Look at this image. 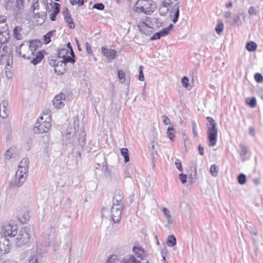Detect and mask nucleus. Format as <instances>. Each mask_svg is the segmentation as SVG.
Segmentation results:
<instances>
[{
    "instance_id": "f257e3e1",
    "label": "nucleus",
    "mask_w": 263,
    "mask_h": 263,
    "mask_svg": "<svg viewBox=\"0 0 263 263\" xmlns=\"http://www.w3.org/2000/svg\"><path fill=\"white\" fill-rule=\"evenodd\" d=\"M79 123L77 119H74L73 123V126L69 127L67 129L65 133V138L67 139L71 140V142L77 143V142L83 146L85 144V134L84 132H82L81 134H79V137L76 135V127H78Z\"/></svg>"
},
{
    "instance_id": "f03ea898",
    "label": "nucleus",
    "mask_w": 263,
    "mask_h": 263,
    "mask_svg": "<svg viewBox=\"0 0 263 263\" xmlns=\"http://www.w3.org/2000/svg\"><path fill=\"white\" fill-rule=\"evenodd\" d=\"M156 5L152 0H138L135 3L134 10L137 12H143L149 15L156 9Z\"/></svg>"
},
{
    "instance_id": "7ed1b4c3",
    "label": "nucleus",
    "mask_w": 263,
    "mask_h": 263,
    "mask_svg": "<svg viewBox=\"0 0 263 263\" xmlns=\"http://www.w3.org/2000/svg\"><path fill=\"white\" fill-rule=\"evenodd\" d=\"M122 205H112L110 213L106 208H103L101 210L102 218L109 217L115 223H118L121 218Z\"/></svg>"
},
{
    "instance_id": "20e7f679",
    "label": "nucleus",
    "mask_w": 263,
    "mask_h": 263,
    "mask_svg": "<svg viewBox=\"0 0 263 263\" xmlns=\"http://www.w3.org/2000/svg\"><path fill=\"white\" fill-rule=\"evenodd\" d=\"M206 119L209 122L207 124L208 139L209 141V146L213 147L217 142L218 129L216 127V123L215 121L210 117H207Z\"/></svg>"
},
{
    "instance_id": "39448f33",
    "label": "nucleus",
    "mask_w": 263,
    "mask_h": 263,
    "mask_svg": "<svg viewBox=\"0 0 263 263\" xmlns=\"http://www.w3.org/2000/svg\"><path fill=\"white\" fill-rule=\"evenodd\" d=\"M33 231V227L31 225L22 228L17 235L15 244L21 247L27 244L30 240V235Z\"/></svg>"
},
{
    "instance_id": "423d86ee",
    "label": "nucleus",
    "mask_w": 263,
    "mask_h": 263,
    "mask_svg": "<svg viewBox=\"0 0 263 263\" xmlns=\"http://www.w3.org/2000/svg\"><path fill=\"white\" fill-rule=\"evenodd\" d=\"M24 0H5V7L15 16L21 14L24 9Z\"/></svg>"
},
{
    "instance_id": "0eeeda50",
    "label": "nucleus",
    "mask_w": 263,
    "mask_h": 263,
    "mask_svg": "<svg viewBox=\"0 0 263 263\" xmlns=\"http://www.w3.org/2000/svg\"><path fill=\"white\" fill-rule=\"evenodd\" d=\"M28 43L30 51L33 52L31 63L34 65H36L41 61L44 57V55L41 51H37V48L41 45V42L39 40H33Z\"/></svg>"
},
{
    "instance_id": "6e6552de",
    "label": "nucleus",
    "mask_w": 263,
    "mask_h": 263,
    "mask_svg": "<svg viewBox=\"0 0 263 263\" xmlns=\"http://www.w3.org/2000/svg\"><path fill=\"white\" fill-rule=\"evenodd\" d=\"M47 120H44L43 116L40 117L36 123L34 127L33 128V131L36 134H43L48 132L51 127V118H49L48 114L46 115Z\"/></svg>"
},
{
    "instance_id": "1a4fd4ad",
    "label": "nucleus",
    "mask_w": 263,
    "mask_h": 263,
    "mask_svg": "<svg viewBox=\"0 0 263 263\" xmlns=\"http://www.w3.org/2000/svg\"><path fill=\"white\" fill-rule=\"evenodd\" d=\"M148 22L149 20L147 19L146 22H140L138 25L140 31L146 35H147L148 33L149 29L154 28L155 27L158 28L161 26V24L159 22V20L155 17L152 18L150 21V23H152V25L153 26H148Z\"/></svg>"
},
{
    "instance_id": "9d476101",
    "label": "nucleus",
    "mask_w": 263,
    "mask_h": 263,
    "mask_svg": "<svg viewBox=\"0 0 263 263\" xmlns=\"http://www.w3.org/2000/svg\"><path fill=\"white\" fill-rule=\"evenodd\" d=\"M2 231L6 236L13 237L17 234L18 226L14 221H10L3 224Z\"/></svg>"
},
{
    "instance_id": "9b49d317",
    "label": "nucleus",
    "mask_w": 263,
    "mask_h": 263,
    "mask_svg": "<svg viewBox=\"0 0 263 263\" xmlns=\"http://www.w3.org/2000/svg\"><path fill=\"white\" fill-rule=\"evenodd\" d=\"M16 52L24 59L32 60L33 52L30 51L27 42H24L18 47H16Z\"/></svg>"
},
{
    "instance_id": "f8f14e48",
    "label": "nucleus",
    "mask_w": 263,
    "mask_h": 263,
    "mask_svg": "<svg viewBox=\"0 0 263 263\" xmlns=\"http://www.w3.org/2000/svg\"><path fill=\"white\" fill-rule=\"evenodd\" d=\"M27 173L17 170L11 184L18 187L22 186L26 179Z\"/></svg>"
},
{
    "instance_id": "ddd939ff",
    "label": "nucleus",
    "mask_w": 263,
    "mask_h": 263,
    "mask_svg": "<svg viewBox=\"0 0 263 263\" xmlns=\"http://www.w3.org/2000/svg\"><path fill=\"white\" fill-rule=\"evenodd\" d=\"M65 100V95L60 93L54 98L52 101L53 105L57 108H61L64 106V101Z\"/></svg>"
},
{
    "instance_id": "4468645a",
    "label": "nucleus",
    "mask_w": 263,
    "mask_h": 263,
    "mask_svg": "<svg viewBox=\"0 0 263 263\" xmlns=\"http://www.w3.org/2000/svg\"><path fill=\"white\" fill-rule=\"evenodd\" d=\"M46 4L43 0H33V4L32 5L31 9L32 12H40L46 10Z\"/></svg>"
},
{
    "instance_id": "2eb2a0df",
    "label": "nucleus",
    "mask_w": 263,
    "mask_h": 263,
    "mask_svg": "<svg viewBox=\"0 0 263 263\" xmlns=\"http://www.w3.org/2000/svg\"><path fill=\"white\" fill-rule=\"evenodd\" d=\"M17 217L18 220L22 223H27L30 218L29 213L27 211H21V209L17 210Z\"/></svg>"
},
{
    "instance_id": "dca6fc26",
    "label": "nucleus",
    "mask_w": 263,
    "mask_h": 263,
    "mask_svg": "<svg viewBox=\"0 0 263 263\" xmlns=\"http://www.w3.org/2000/svg\"><path fill=\"white\" fill-rule=\"evenodd\" d=\"M154 139L152 140L151 146H149V151L151 152V158L153 160L158 159L159 155L157 151L155 150V146L157 144V143L155 141V139L157 136V133H154Z\"/></svg>"
},
{
    "instance_id": "f3484780",
    "label": "nucleus",
    "mask_w": 263,
    "mask_h": 263,
    "mask_svg": "<svg viewBox=\"0 0 263 263\" xmlns=\"http://www.w3.org/2000/svg\"><path fill=\"white\" fill-rule=\"evenodd\" d=\"M18 150L16 147H10L5 152V159L7 160L15 159L18 155Z\"/></svg>"
},
{
    "instance_id": "a211bd4d",
    "label": "nucleus",
    "mask_w": 263,
    "mask_h": 263,
    "mask_svg": "<svg viewBox=\"0 0 263 263\" xmlns=\"http://www.w3.org/2000/svg\"><path fill=\"white\" fill-rule=\"evenodd\" d=\"M8 103L6 100H3L0 104V116L2 118H6L8 115Z\"/></svg>"
},
{
    "instance_id": "6ab92c4d",
    "label": "nucleus",
    "mask_w": 263,
    "mask_h": 263,
    "mask_svg": "<svg viewBox=\"0 0 263 263\" xmlns=\"http://www.w3.org/2000/svg\"><path fill=\"white\" fill-rule=\"evenodd\" d=\"M63 14L64 17V20L67 23V26L70 29H73L75 28V25L73 22L72 19L70 14L68 11V9L63 11Z\"/></svg>"
},
{
    "instance_id": "aec40b11",
    "label": "nucleus",
    "mask_w": 263,
    "mask_h": 263,
    "mask_svg": "<svg viewBox=\"0 0 263 263\" xmlns=\"http://www.w3.org/2000/svg\"><path fill=\"white\" fill-rule=\"evenodd\" d=\"M102 53L109 60L115 59L116 55V51L112 49H107L104 47H102Z\"/></svg>"
},
{
    "instance_id": "412c9836",
    "label": "nucleus",
    "mask_w": 263,
    "mask_h": 263,
    "mask_svg": "<svg viewBox=\"0 0 263 263\" xmlns=\"http://www.w3.org/2000/svg\"><path fill=\"white\" fill-rule=\"evenodd\" d=\"M33 13V17L35 19L39 24H42L44 22V20L46 17L45 11H40V12H34Z\"/></svg>"
},
{
    "instance_id": "4be33fe9",
    "label": "nucleus",
    "mask_w": 263,
    "mask_h": 263,
    "mask_svg": "<svg viewBox=\"0 0 263 263\" xmlns=\"http://www.w3.org/2000/svg\"><path fill=\"white\" fill-rule=\"evenodd\" d=\"M29 164V159L27 158H24L22 159L18 166V170L22 171L24 172L28 173V165Z\"/></svg>"
},
{
    "instance_id": "5701e85b",
    "label": "nucleus",
    "mask_w": 263,
    "mask_h": 263,
    "mask_svg": "<svg viewBox=\"0 0 263 263\" xmlns=\"http://www.w3.org/2000/svg\"><path fill=\"white\" fill-rule=\"evenodd\" d=\"M179 6L176 4L172 9L171 16L173 17L172 22L176 23L179 16Z\"/></svg>"
},
{
    "instance_id": "b1692460",
    "label": "nucleus",
    "mask_w": 263,
    "mask_h": 263,
    "mask_svg": "<svg viewBox=\"0 0 263 263\" xmlns=\"http://www.w3.org/2000/svg\"><path fill=\"white\" fill-rule=\"evenodd\" d=\"M122 198V192L120 190L116 191L113 197V205H122L121 203Z\"/></svg>"
},
{
    "instance_id": "393cba45",
    "label": "nucleus",
    "mask_w": 263,
    "mask_h": 263,
    "mask_svg": "<svg viewBox=\"0 0 263 263\" xmlns=\"http://www.w3.org/2000/svg\"><path fill=\"white\" fill-rule=\"evenodd\" d=\"M22 29L20 26L15 27L13 29V36L17 40H21L23 36L22 34Z\"/></svg>"
},
{
    "instance_id": "a878e982",
    "label": "nucleus",
    "mask_w": 263,
    "mask_h": 263,
    "mask_svg": "<svg viewBox=\"0 0 263 263\" xmlns=\"http://www.w3.org/2000/svg\"><path fill=\"white\" fill-rule=\"evenodd\" d=\"M54 9L53 11L51 13L50 15V18L52 21L55 20L57 15L60 12V5L57 3H54Z\"/></svg>"
},
{
    "instance_id": "bb28decb",
    "label": "nucleus",
    "mask_w": 263,
    "mask_h": 263,
    "mask_svg": "<svg viewBox=\"0 0 263 263\" xmlns=\"http://www.w3.org/2000/svg\"><path fill=\"white\" fill-rule=\"evenodd\" d=\"M246 14L243 12H239L236 16H235L233 18V23L235 24H241V19L242 18L243 20H245Z\"/></svg>"
},
{
    "instance_id": "cd10ccee",
    "label": "nucleus",
    "mask_w": 263,
    "mask_h": 263,
    "mask_svg": "<svg viewBox=\"0 0 263 263\" xmlns=\"http://www.w3.org/2000/svg\"><path fill=\"white\" fill-rule=\"evenodd\" d=\"M133 252L135 254V255L139 258H141V259L143 257L144 252L143 249L140 246H135L133 249Z\"/></svg>"
},
{
    "instance_id": "c85d7f7f",
    "label": "nucleus",
    "mask_w": 263,
    "mask_h": 263,
    "mask_svg": "<svg viewBox=\"0 0 263 263\" xmlns=\"http://www.w3.org/2000/svg\"><path fill=\"white\" fill-rule=\"evenodd\" d=\"M162 212L164 215V216L167 219V221L168 223L171 224L172 223V220L171 218V216L170 214V212L168 209H167L165 208H162Z\"/></svg>"
},
{
    "instance_id": "c756f323",
    "label": "nucleus",
    "mask_w": 263,
    "mask_h": 263,
    "mask_svg": "<svg viewBox=\"0 0 263 263\" xmlns=\"http://www.w3.org/2000/svg\"><path fill=\"white\" fill-rule=\"evenodd\" d=\"M223 29V23L221 20H218L217 24L215 27L216 33L220 35Z\"/></svg>"
},
{
    "instance_id": "7c9ffc66",
    "label": "nucleus",
    "mask_w": 263,
    "mask_h": 263,
    "mask_svg": "<svg viewBox=\"0 0 263 263\" xmlns=\"http://www.w3.org/2000/svg\"><path fill=\"white\" fill-rule=\"evenodd\" d=\"M74 58H73L72 56H68V55H63V60L61 61L62 64H65L67 63H74L75 62V60L74 59Z\"/></svg>"
},
{
    "instance_id": "2f4dec72",
    "label": "nucleus",
    "mask_w": 263,
    "mask_h": 263,
    "mask_svg": "<svg viewBox=\"0 0 263 263\" xmlns=\"http://www.w3.org/2000/svg\"><path fill=\"white\" fill-rule=\"evenodd\" d=\"M55 32V31H51L48 32L46 34L44 35V43L45 44H48L50 42L51 40L50 37L53 35V34Z\"/></svg>"
},
{
    "instance_id": "473e14b6",
    "label": "nucleus",
    "mask_w": 263,
    "mask_h": 263,
    "mask_svg": "<svg viewBox=\"0 0 263 263\" xmlns=\"http://www.w3.org/2000/svg\"><path fill=\"white\" fill-rule=\"evenodd\" d=\"M173 25H170L167 27L163 29L160 31L158 32L160 36L163 37L168 34L169 31L172 29Z\"/></svg>"
},
{
    "instance_id": "72a5a7b5",
    "label": "nucleus",
    "mask_w": 263,
    "mask_h": 263,
    "mask_svg": "<svg viewBox=\"0 0 263 263\" xmlns=\"http://www.w3.org/2000/svg\"><path fill=\"white\" fill-rule=\"evenodd\" d=\"M173 25H170L167 27L163 29L160 31L158 32L160 36L163 37L168 34L169 31L172 29Z\"/></svg>"
},
{
    "instance_id": "f704fd0d",
    "label": "nucleus",
    "mask_w": 263,
    "mask_h": 263,
    "mask_svg": "<svg viewBox=\"0 0 263 263\" xmlns=\"http://www.w3.org/2000/svg\"><path fill=\"white\" fill-rule=\"evenodd\" d=\"M121 154L124 157V162H128L129 161L128 149L126 148H122L121 149Z\"/></svg>"
},
{
    "instance_id": "c9c22d12",
    "label": "nucleus",
    "mask_w": 263,
    "mask_h": 263,
    "mask_svg": "<svg viewBox=\"0 0 263 263\" xmlns=\"http://www.w3.org/2000/svg\"><path fill=\"white\" fill-rule=\"evenodd\" d=\"M166 243L169 247L174 246L176 243V239L174 235H170L168 237Z\"/></svg>"
},
{
    "instance_id": "e433bc0d",
    "label": "nucleus",
    "mask_w": 263,
    "mask_h": 263,
    "mask_svg": "<svg viewBox=\"0 0 263 263\" xmlns=\"http://www.w3.org/2000/svg\"><path fill=\"white\" fill-rule=\"evenodd\" d=\"M246 104L251 108H254L256 106V100L255 97L251 99L247 98L246 100Z\"/></svg>"
},
{
    "instance_id": "4c0bfd02",
    "label": "nucleus",
    "mask_w": 263,
    "mask_h": 263,
    "mask_svg": "<svg viewBox=\"0 0 263 263\" xmlns=\"http://www.w3.org/2000/svg\"><path fill=\"white\" fill-rule=\"evenodd\" d=\"M257 45L254 42H250L247 44L246 49L249 51H254L256 49Z\"/></svg>"
},
{
    "instance_id": "58836bf2",
    "label": "nucleus",
    "mask_w": 263,
    "mask_h": 263,
    "mask_svg": "<svg viewBox=\"0 0 263 263\" xmlns=\"http://www.w3.org/2000/svg\"><path fill=\"white\" fill-rule=\"evenodd\" d=\"M36 253L42 255L46 253V250L41 243H37L36 246Z\"/></svg>"
},
{
    "instance_id": "ea45409f",
    "label": "nucleus",
    "mask_w": 263,
    "mask_h": 263,
    "mask_svg": "<svg viewBox=\"0 0 263 263\" xmlns=\"http://www.w3.org/2000/svg\"><path fill=\"white\" fill-rule=\"evenodd\" d=\"M7 49V47L6 45L2 44L0 45V60H2L3 58H5Z\"/></svg>"
},
{
    "instance_id": "a19ab883",
    "label": "nucleus",
    "mask_w": 263,
    "mask_h": 263,
    "mask_svg": "<svg viewBox=\"0 0 263 263\" xmlns=\"http://www.w3.org/2000/svg\"><path fill=\"white\" fill-rule=\"evenodd\" d=\"M210 173L211 174V175L214 177H216L218 176V168L216 165L213 164L211 166Z\"/></svg>"
},
{
    "instance_id": "79ce46f5",
    "label": "nucleus",
    "mask_w": 263,
    "mask_h": 263,
    "mask_svg": "<svg viewBox=\"0 0 263 263\" xmlns=\"http://www.w3.org/2000/svg\"><path fill=\"white\" fill-rule=\"evenodd\" d=\"M125 73L122 70H119L118 72V77L120 80V82L122 84H123L125 82Z\"/></svg>"
},
{
    "instance_id": "37998d69",
    "label": "nucleus",
    "mask_w": 263,
    "mask_h": 263,
    "mask_svg": "<svg viewBox=\"0 0 263 263\" xmlns=\"http://www.w3.org/2000/svg\"><path fill=\"white\" fill-rule=\"evenodd\" d=\"M238 182L240 184L243 185L246 182V176L243 174H240L238 176Z\"/></svg>"
},
{
    "instance_id": "c03bdc74",
    "label": "nucleus",
    "mask_w": 263,
    "mask_h": 263,
    "mask_svg": "<svg viewBox=\"0 0 263 263\" xmlns=\"http://www.w3.org/2000/svg\"><path fill=\"white\" fill-rule=\"evenodd\" d=\"M174 129L173 127H168L167 131V135L168 138L172 140L173 137H174Z\"/></svg>"
},
{
    "instance_id": "a18cd8bd",
    "label": "nucleus",
    "mask_w": 263,
    "mask_h": 263,
    "mask_svg": "<svg viewBox=\"0 0 263 263\" xmlns=\"http://www.w3.org/2000/svg\"><path fill=\"white\" fill-rule=\"evenodd\" d=\"M8 30V26L6 23L0 24V34L6 33L8 35V34L7 33Z\"/></svg>"
},
{
    "instance_id": "49530a36",
    "label": "nucleus",
    "mask_w": 263,
    "mask_h": 263,
    "mask_svg": "<svg viewBox=\"0 0 263 263\" xmlns=\"http://www.w3.org/2000/svg\"><path fill=\"white\" fill-rule=\"evenodd\" d=\"M240 154L241 156H245L248 153V150L246 146L243 144H241L240 145Z\"/></svg>"
},
{
    "instance_id": "de8ad7c7",
    "label": "nucleus",
    "mask_w": 263,
    "mask_h": 263,
    "mask_svg": "<svg viewBox=\"0 0 263 263\" xmlns=\"http://www.w3.org/2000/svg\"><path fill=\"white\" fill-rule=\"evenodd\" d=\"M142 69H143V66L141 65L139 67V73L138 79L140 81H143L144 80V75L143 73Z\"/></svg>"
},
{
    "instance_id": "09e8293b",
    "label": "nucleus",
    "mask_w": 263,
    "mask_h": 263,
    "mask_svg": "<svg viewBox=\"0 0 263 263\" xmlns=\"http://www.w3.org/2000/svg\"><path fill=\"white\" fill-rule=\"evenodd\" d=\"M254 79L256 82L259 83H261L263 82V77L261 74L259 73H256L255 74Z\"/></svg>"
},
{
    "instance_id": "8fccbe9b",
    "label": "nucleus",
    "mask_w": 263,
    "mask_h": 263,
    "mask_svg": "<svg viewBox=\"0 0 263 263\" xmlns=\"http://www.w3.org/2000/svg\"><path fill=\"white\" fill-rule=\"evenodd\" d=\"M171 3V0H164L160 6V10H161L162 8H167L170 5Z\"/></svg>"
},
{
    "instance_id": "3c124183",
    "label": "nucleus",
    "mask_w": 263,
    "mask_h": 263,
    "mask_svg": "<svg viewBox=\"0 0 263 263\" xmlns=\"http://www.w3.org/2000/svg\"><path fill=\"white\" fill-rule=\"evenodd\" d=\"M182 84L184 87L186 88L187 89L189 88V80L188 78L186 77H183L181 80Z\"/></svg>"
},
{
    "instance_id": "603ef678",
    "label": "nucleus",
    "mask_w": 263,
    "mask_h": 263,
    "mask_svg": "<svg viewBox=\"0 0 263 263\" xmlns=\"http://www.w3.org/2000/svg\"><path fill=\"white\" fill-rule=\"evenodd\" d=\"M92 8L99 10H102L104 8V6L102 3H97L93 5Z\"/></svg>"
},
{
    "instance_id": "864d4df0",
    "label": "nucleus",
    "mask_w": 263,
    "mask_h": 263,
    "mask_svg": "<svg viewBox=\"0 0 263 263\" xmlns=\"http://www.w3.org/2000/svg\"><path fill=\"white\" fill-rule=\"evenodd\" d=\"M175 166L176 168L180 171L182 172L183 169L181 166V161L179 159H177L175 162Z\"/></svg>"
},
{
    "instance_id": "5fc2aeb1",
    "label": "nucleus",
    "mask_w": 263,
    "mask_h": 263,
    "mask_svg": "<svg viewBox=\"0 0 263 263\" xmlns=\"http://www.w3.org/2000/svg\"><path fill=\"white\" fill-rule=\"evenodd\" d=\"M192 125L193 133L195 137H197L198 135V133L197 132V128L196 124L195 122H192Z\"/></svg>"
},
{
    "instance_id": "6e6d98bb",
    "label": "nucleus",
    "mask_w": 263,
    "mask_h": 263,
    "mask_svg": "<svg viewBox=\"0 0 263 263\" xmlns=\"http://www.w3.org/2000/svg\"><path fill=\"white\" fill-rule=\"evenodd\" d=\"M179 178L183 184L186 182V175L183 173L179 175Z\"/></svg>"
},
{
    "instance_id": "4d7b16f0",
    "label": "nucleus",
    "mask_w": 263,
    "mask_h": 263,
    "mask_svg": "<svg viewBox=\"0 0 263 263\" xmlns=\"http://www.w3.org/2000/svg\"><path fill=\"white\" fill-rule=\"evenodd\" d=\"M29 263H37V257L36 255H32L31 256Z\"/></svg>"
},
{
    "instance_id": "13d9d810",
    "label": "nucleus",
    "mask_w": 263,
    "mask_h": 263,
    "mask_svg": "<svg viewBox=\"0 0 263 263\" xmlns=\"http://www.w3.org/2000/svg\"><path fill=\"white\" fill-rule=\"evenodd\" d=\"M248 13L250 15H256V10L254 7H251L249 8L248 10Z\"/></svg>"
},
{
    "instance_id": "bf43d9fd",
    "label": "nucleus",
    "mask_w": 263,
    "mask_h": 263,
    "mask_svg": "<svg viewBox=\"0 0 263 263\" xmlns=\"http://www.w3.org/2000/svg\"><path fill=\"white\" fill-rule=\"evenodd\" d=\"M12 63V56L11 54H9L8 55V59L6 62L7 66H10Z\"/></svg>"
},
{
    "instance_id": "052dcab7",
    "label": "nucleus",
    "mask_w": 263,
    "mask_h": 263,
    "mask_svg": "<svg viewBox=\"0 0 263 263\" xmlns=\"http://www.w3.org/2000/svg\"><path fill=\"white\" fill-rule=\"evenodd\" d=\"M163 122L164 124L167 125L170 122V119L166 116L164 115L162 116Z\"/></svg>"
},
{
    "instance_id": "680f3d73",
    "label": "nucleus",
    "mask_w": 263,
    "mask_h": 263,
    "mask_svg": "<svg viewBox=\"0 0 263 263\" xmlns=\"http://www.w3.org/2000/svg\"><path fill=\"white\" fill-rule=\"evenodd\" d=\"M161 36L159 33V32H157L155 33L152 37L151 40H155L160 39Z\"/></svg>"
},
{
    "instance_id": "e2e57ef3",
    "label": "nucleus",
    "mask_w": 263,
    "mask_h": 263,
    "mask_svg": "<svg viewBox=\"0 0 263 263\" xmlns=\"http://www.w3.org/2000/svg\"><path fill=\"white\" fill-rule=\"evenodd\" d=\"M198 150H199V154L201 155L202 156V155H204V149H203V147L200 144L198 145Z\"/></svg>"
},
{
    "instance_id": "0e129e2a",
    "label": "nucleus",
    "mask_w": 263,
    "mask_h": 263,
    "mask_svg": "<svg viewBox=\"0 0 263 263\" xmlns=\"http://www.w3.org/2000/svg\"><path fill=\"white\" fill-rule=\"evenodd\" d=\"M249 133L252 136H254L255 135V130L253 127L251 126L249 127Z\"/></svg>"
},
{
    "instance_id": "69168bd1",
    "label": "nucleus",
    "mask_w": 263,
    "mask_h": 263,
    "mask_svg": "<svg viewBox=\"0 0 263 263\" xmlns=\"http://www.w3.org/2000/svg\"><path fill=\"white\" fill-rule=\"evenodd\" d=\"M85 46L86 47V50H87V52L89 53L91 51L90 46L89 44L88 43H86L85 44Z\"/></svg>"
},
{
    "instance_id": "338daca9",
    "label": "nucleus",
    "mask_w": 263,
    "mask_h": 263,
    "mask_svg": "<svg viewBox=\"0 0 263 263\" xmlns=\"http://www.w3.org/2000/svg\"><path fill=\"white\" fill-rule=\"evenodd\" d=\"M6 23V17L5 16H0V24Z\"/></svg>"
},
{
    "instance_id": "774afa93",
    "label": "nucleus",
    "mask_w": 263,
    "mask_h": 263,
    "mask_svg": "<svg viewBox=\"0 0 263 263\" xmlns=\"http://www.w3.org/2000/svg\"><path fill=\"white\" fill-rule=\"evenodd\" d=\"M231 15V13L230 11H227L224 14V17L226 18H230Z\"/></svg>"
}]
</instances>
